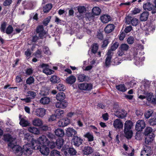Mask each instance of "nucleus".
<instances>
[{
    "mask_svg": "<svg viewBox=\"0 0 156 156\" xmlns=\"http://www.w3.org/2000/svg\"><path fill=\"white\" fill-rule=\"evenodd\" d=\"M143 8L145 10L151 11L154 8L153 5L150 2H147L143 4Z\"/></svg>",
    "mask_w": 156,
    "mask_h": 156,
    "instance_id": "obj_20",
    "label": "nucleus"
},
{
    "mask_svg": "<svg viewBox=\"0 0 156 156\" xmlns=\"http://www.w3.org/2000/svg\"><path fill=\"white\" fill-rule=\"evenodd\" d=\"M78 12L80 13H84L86 12V8L84 6H79L77 7Z\"/></svg>",
    "mask_w": 156,
    "mask_h": 156,
    "instance_id": "obj_40",
    "label": "nucleus"
},
{
    "mask_svg": "<svg viewBox=\"0 0 156 156\" xmlns=\"http://www.w3.org/2000/svg\"><path fill=\"white\" fill-rule=\"evenodd\" d=\"M50 99L49 98L47 97H44L41 98L40 100V102L43 104H48L50 102Z\"/></svg>",
    "mask_w": 156,
    "mask_h": 156,
    "instance_id": "obj_33",
    "label": "nucleus"
},
{
    "mask_svg": "<svg viewBox=\"0 0 156 156\" xmlns=\"http://www.w3.org/2000/svg\"><path fill=\"white\" fill-rule=\"evenodd\" d=\"M33 125L35 126H39L43 124L42 121L39 118H35L32 121Z\"/></svg>",
    "mask_w": 156,
    "mask_h": 156,
    "instance_id": "obj_29",
    "label": "nucleus"
},
{
    "mask_svg": "<svg viewBox=\"0 0 156 156\" xmlns=\"http://www.w3.org/2000/svg\"><path fill=\"white\" fill-rule=\"evenodd\" d=\"M146 124L143 120H139L136 122L135 129L137 131L142 130L145 127Z\"/></svg>",
    "mask_w": 156,
    "mask_h": 156,
    "instance_id": "obj_9",
    "label": "nucleus"
},
{
    "mask_svg": "<svg viewBox=\"0 0 156 156\" xmlns=\"http://www.w3.org/2000/svg\"><path fill=\"white\" fill-rule=\"evenodd\" d=\"M50 156H61L59 151L55 150H52L50 154Z\"/></svg>",
    "mask_w": 156,
    "mask_h": 156,
    "instance_id": "obj_46",
    "label": "nucleus"
},
{
    "mask_svg": "<svg viewBox=\"0 0 156 156\" xmlns=\"http://www.w3.org/2000/svg\"><path fill=\"white\" fill-rule=\"evenodd\" d=\"M65 94L63 92L58 93L56 95V98L57 100L61 101L63 100L65 98Z\"/></svg>",
    "mask_w": 156,
    "mask_h": 156,
    "instance_id": "obj_36",
    "label": "nucleus"
},
{
    "mask_svg": "<svg viewBox=\"0 0 156 156\" xmlns=\"http://www.w3.org/2000/svg\"><path fill=\"white\" fill-rule=\"evenodd\" d=\"M134 40L133 37L130 36L127 39V41L128 44H132L134 43Z\"/></svg>",
    "mask_w": 156,
    "mask_h": 156,
    "instance_id": "obj_58",
    "label": "nucleus"
},
{
    "mask_svg": "<svg viewBox=\"0 0 156 156\" xmlns=\"http://www.w3.org/2000/svg\"><path fill=\"white\" fill-rule=\"evenodd\" d=\"M39 67L43 69V72L47 75H51L53 73L54 71L48 68L49 66L48 64L42 63L40 64Z\"/></svg>",
    "mask_w": 156,
    "mask_h": 156,
    "instance_id": "obj_7",
    "label": "nucleus"
},
{
    "mask_svg": "<svg viewBox=\"0 0 156 156\" xmlns=\"http://www.w3.org/2000/svg\"><path fill=\"white\" fill-rule=\"evenodd\" d=\"M94 150L92 147L89 146L85 147L83 150V154L86 155H88L93 152Z\"/></svg>",
    "mask_w": 156,
    "mask_h": 156,
    "instance_id": "obj_22",
    "label": "nucleus"
},
{
    "mask_svg": "<svg viewBox=\"0 0 156 156\" xmlns=\"http://www.w3.org/2000/svg\"><path fill=\"white\" fill-rule=\"evenodd\" d=\"M11 136L9 135H5L4 136L5 140L7 141H10L8 144V146L11 148L13 151L16 155L21 156L24 154L25 155V151H26L25 146L28 145L29 147H32V142L33 140H35L29 134L27 133L24 135V139L27 140V144L23 146V149L19 145L16 144V140L15 139L11 141L10 139Z\"/></svg>",
    "mask_w": 156,
    "mask_h": 156,
    "instance_id": "obj_1",
    "label": "nucleus"
},
{
    "mask_svg": "<svg viewBox=\"0 0 156 156\" xmlns=\"http://www.w3.org/2000/svg\"><path fill=\"white\" fill-rule=\"evenodd\" d=\"M143 150L141 151L143 153H149V154H150L151 153V147L149 146V145L144 144L143 146Z\"/></svg>",
    "mask_w": 156,
    "mask_h": 156,
    "instance_id": "obj_28",
    "label": "nucleus"
},
{
    "mask_svg": "<svg viewBox=\"0 0 156 156\" xmlns=\"http://www.w3.org/2000/svg\"><path fill=\"white\" fill-rule=\"evenodd\" d=\"M72 141L74 145L79 146L82 144L83 140L80 137L77 136H74L72 139Z\"/></svg>",
    "mask_w": 156,
    "mask_h": 156,
    "instance_id": "obj_12",
    "label": "nucleus"
},
{
    "mask_svg": "<svg viewBox=\"0 0 156 156\" xmlns=\"http://www.w3.org/2000/svg\"><path fill=\"white\" fill-rule=\"evenodd\" d=\"M57 88L59 91H63L66 89V87L63 84H59L57 86Z\"/></svg>",
    "mask_w": 156,
    "mask_h": 156,
    "instance_id": "obj_49",
    "label": "nucleus"
},
{
    "mask_svg": "<svg viewBox=\"0 0 156 156\" xmlns=\"http://www.w3.org/2000/svg\"><path fill=\"white\" fill-rule=\"evenodd\" d=\"M68 105L67 101H64L57 102L55 104V106L57 108H64L66 107Z\"/></svg>",
    "mask_w": 156,
    "mask_h": 156,
    "instance_id": "obj_21",
    "label": "nucleus"
},
{
    "mask_svg": "<svg viewBox=\"0 0 156 156\" xmlns=\"http://www.w3.org/2000/svg\"><path fill=\"white\" fill-rule=\"evenodd\" d=\"M20 124L23 127H26L29 126L30 123L28 121L22 118L20 121Z\"/></svg>",
    "mask_w": 156,
    "mask_h": 156,
    "instance_id": "obj_35",
    "label": "nucleus"
},
{
    "mask_svg": "<svg viewBox=\"0 0 156 156\" xmlns=\"http://www.w3.org/2000/svg\"><path fill=\"white\" fill-rule=\"evenodd\" d=\"M133 125V122L130 120H127L124 123V136L127 139H131L133 136V131L132 130Z\"/></svg>",
    "mask_w": 156,
    "mask_h": 156,
    "instance_id": "obj_3",
    "label": "nucleus"
},
{
    "mask_svg": "<svg viewBox=\"0 0 156 156\" xmlns=\"http://www.w3.org/2000/svg\"><path fill=\"white\" fill-rule=\"evenodd\" d=\"M36 31V33L38 34L39 37L41 39H43L46 33V32L44 30L42 25H39L37 26Z\"/></svg>",
    "mask_w": 156,
    "mask_h": 156,
    "instance_id": "obj_8",
    "label": "nucleus"
},
{
    "mask_svg": "<svg viewBox=\"0 0 156 156\" xmlns=\"http://www.w3.org/2000/svg\"><path fill=\"white\" fill-rule=\"evenodd\" d=\"M111 17L108 14H103L100 17V20L103 23H107L111 20Z\"/></svg>",
    "mask_w": 156,
    "mask_h": 156,
    "instance_id": "obj_16",
    "label": "nucleus"
},
{
    "mask_svg": "<svg viewBox=\"0 0 156 156\" xmlns=\"http://www.w3.org/2000/svg\"><path fill=\"white\" fill-rule=\"evenodd\" d=\"M69 146L68 145H65L62 149V151L63 152L64 154L65 155H67L68 154V151L69 149Z\"/></svg>",
    "mask_w": 156,
    "mask_h": 156,
    "instance_id": "obj_51",
    "label": "nucleus"
},
{
    "mask_svg": "<svg viewBox=\"0 0 156 156\" xmlns=\"http://www.w3.org/2000/svg\"><path fill=\"white\" fill-rule=\"evenodd\" d=\"M64 142V140L62 138H58L56 141V144L57 148H61L63 146Z\"/></svg>",
    "mask_w": 156,
    "mask_h": 156,
    "instance_id": "obj_31",
    "label": "nucleus"
},
{
    "mask_svg": "<svg viewBox=\"0 0 156 156\" xmlns=\"http://www.w3.org/2000/svg\"><path fill=\"white\" fill-rule=\"evenodd\" d=\"M7 25V23L6 22H4L1 23L0 27V30L3 33H5Z\"/></svg>",
    "mask_w": 156,
    "mask_h": 156,
    "instance_id": "obj_37",
    "label": "nucleus"
},
{
    "mask_svg": "<svg viewBox=\"0 0 156 156\" xmlns=\"http://www.w3.org/2000/svg\"><path fill=\"white\" fill-rule=\"evenodd\" d=\"M149 124L151 126H154L156 125V118H153L149 119Z\"/></svg>",
    "mask_w": 156,
    "mask_h": 156,
    "instance_id": "obj_54",
    "label": "nucleus"
},
{
    "mask_svg": "<svg viewBox=\"0 0 156 156\" xmlns=\"http://www.w3.org/2000/svg\"><path fill=\"white\" fill-rule=\"evenodd\" d=\"M77 79L79 82H88L90 80V78L84 74H80L78 75Z\"/></svg>",
    "mask_w": 156,
    "mask_h": 156,
    "instance_id": "obj_13",
    "label": "nucleus"
},
{
    "mask_svg": "<svg viewBox=\"0 0 156 156\" xmlns=\"http://www.w3.org/2000/svg\"><path fill=\"white\" fill-rule=\"evenodd\" d=\"M43 51L44 53L46 55H49L51 54V52L50 51L49 48L47 46H44L43 47Z\"/></svg>",
    "mask_w": 156,
    "mask_h": 156,
    "instance_id": "obj_50",
    "label": "nucleus"
},
{
    "mask_svg": "<svg viewBox=\"0 0 156 156\" xmlns=\"http://www.w3.org/2000/svg\"><path fill=\"white\" fill-rule=\"evenodd\" d=\"M115 28V25L112 24H109L105 27L104 31L107 34L110 33L112 32Z\"/></svg>",
    "mask_w": 156,
    "mask_h": 156,
    "instance_id": "obj_18",
    "label": "nucleus"
},
{
    "mask_svg": "<svg viewBox=\"0 0 156 156\" xmlns=\"http://www.w3.org/2000/svg\"><path fill=\"white\" fill-rule=\"evenodd\" d=\"M28 131L30 133L35 134L40 133V131L38 129L34 127H30L28 128Z\"/></svg>",
    "mask_w": 156,
    "mask_h": 156,
    "instance_id": "obj_30",
    "label": "nucleus"
},
{
    "mask_svg": "<svg viewBox=\"0 0 156 156\" xmlns=\"http://www.w3.org/2000/svg\"><path fill=\"white\" fill-rule=\"evenodd\" d=\"M70 123L69 120L68 119H63L58 122V125L60 127H64L67 126Z\"/></svg>",
    "mask_w": 156,
    "mask_h": 156,
    "instance_id": "obj_17",
    "label": "nucleus"
},
{
    "mask_svg": "<svg viewBox=\"0 0 156 156\" xmlns=\"http://www.w3.org/2000/svg\"><path fill=\"white\" fill-rule=\"evenodd\" d=\"M76 17L80 20L83 19L84 18H85V14L83 13L79 12L78 14H76Z\"/></svg>",
    "mask_w": 156,
    "mask_h": 156,
    "instance_id": "obj_60",
    "label": "nucleus"
},
{
    "mask_svg": "<svg viewBox=\"0 0 156 156\" xmlns=\"http://www.w3.org/2000/svg\"><path fill=\"white\" fill-rule=\"evenodd\" d=\"M55 116L57 118H61L64 116V111L61 109L57 110Z\"/></svg>",
    "mask_w": 156,
    "mask_h": 156,
    "instance_id": "obj_39",
    "label": "nucleus"
},
{
    "mask_svg": "<svg viewBox=\"0 0 156 156\" xmlns=\"http://www.w3.org/2000/svg\"><path fill=\"white\" fill-rule=\"evenodd\" d=\"M32 145L33 146H42L43 145H49L50 141L44 135L40 136L37 139L32 141Z\"/></svg>",
    "mask_w": 156,
    "mask_h": 156,
    "instance_id": "obj_4",
    "label": "nucleus"
},
{
    "mask_svg": "<svg viewBox=\"0 0 156 156\" xmlns=\"http://www.w3.org/2000/svg\"><path fill=\"white\" fill-rule=\"evenodd\" d=\"M41 129L44 131H51V128L49 126L44 125L41 128Z\"/></svg>",
    "mask_w": 156,
    "mask_h": 156,
    "instance_id": "obj_52",
    "label": "nucleus"
},
{
    "mask_svg": "<svg viewBox=\"0 0 156 156\" xmlns=\"http://www.w3.org/2000/svg\"><path fill=\"white\" fill-rule=\"evenodd\" d=\"M68 153H69L70 155H74L76 154V151L73 148L69 147L68 151Z\"/></svg>",
    "mask_w": 156,
    "mask_h": 156,
    "instance_id": "obj_56",
    "label": "nucleus"
},
{
    "mask_svg": "<svg viewBox=\"0 0 156 156\" xmlns=\"http://www.w3.org/2000/svg\"><path fill=\"white\" fill-rule=\"evenodd\" d=\"M143 136V134L141 133L140 131H137L136 133L135 136V139L138 140H140L142 138Z\"/></svg>",
    "mask_w": 156,
    "mask_h": 156,
    "instance_id": "obj_42",
    "label": "nucleus"
},
{
    "mask_svg": "<svg viewBox=\"0 0 156 156\" xmlns=\"http://www.w3.org/2000/svg\"><path fill=\"white\" fill-rule=\"evenodd\" d=\"M115 114L118 117L123 119L126 117L127 113L124 110L119 109L115 112Z\"/></svg>",
    "mask_w": 156,
    "mask_h": 156,
    "instance_id": "obj_10",
    "label": "nucleus"
},
{
    "mask_svg": "<svg viewBox=\"0 0 156 156\" xmlns=\"http://www.w3.org/2000/svg\"><path fill=\"white\" fill-rule=\"evenodd\" d=\"M101 12V9L97 6L94 7L91 10V12L95 16H99Z\"/></svg>",
    "mask_w": 156,
    "mask_h": 156,
    "instance_id": "obj_25",
    "label": "nucleus"
},
{
    "mask_svg": "<svg viewBox=\"0 0 156 156\" xmlns=\"http://www.w3.org/2000/svg\"><path fill=\"white\" fill-rule=\"evenodd\" d=\"M12 2V0H5L3 3V5L5 6L9 5Z\"/></svg>",
    "mask_w": 156,
    "mask_h": 156,
    "instance_id": "obj_64",
    "label": "nucleus"
},
{
    "mask_svg": "<svg viewBox=\"0 0 156 156\" xmlns=\"http://www.w3.org/2000/svg\"><path fill=\"white\" fill-rule=\"evenodd\" d=\"M119 46V43L117 42H115L111 47V49L113 51H115Z\"/></svg>",
    "mask_w": 156,
    "mask_h": 156,
    "instance_id": "obj_61",
    "label": "nucleus"
},
{
    "mask_svg": "<svg viewBox=\"0 0 156 156\" xmlns=\"http://www.w3.org/2000/svg\"><path fill=\"white\" fill-rule=\"evenodd\" d=\"M50 81L52 83H58L60 81L59 77L55 75H52L51 76Z\"/></svg>",
    "mask_w": 156,
    "mask_h": 156,
    "instance_id": "obj_32",
    "label": "nucleus"
},
{
    "mask_svg": "<svg viewBox=\"0 0 156 156\" xmlns=\"http://www.w3.org/2000/svg\"><path fill=\"white\" fill-rule=\"evenodd\" d=\"M149 12H144L140 15V20L142 21H146L147 20Z\"/></svg>",
    "mask_w": 156,
    "mask_h": 156,
    "instance_id": "obj_27",
    "label": "nucleus"
},
{
    "mask_svg": "<svg viewBox=\"0 0 156 156\" xmlns=\"http://www.w3.org/2000/svg\"><path fill=\"white\" fill-rule=\"evenodd\" d=\"M33 72V70L31 68H27L26 69L25 73L27 75H31Z\"/></svg>",
    "mask_w": 156,
    "mask_h": 156,
    "instance_id": "obj_62",
    "label": "nucleus"
},
{
    "mask_svg": "<svg viewBox=\"0 0 156 156\" xmlns=\"http://www.w3.org/2000/svg\"><path fill=\"white\" fill-rule=\"evenodd\" d=\"M54 132L55 135L59 137H62L65 135L64 130L61 128H58L56 129Z\"/></svg>",
    "mask_w": 156,
    "mask_h": 156,
    "instance_id": "obj_24",
    "label": "nucleus"
},
{
    "mask_svg": "<svg viewBox=\"0 0 156 156\" xmlns=\"http://www.w3.org/2000/svg\"><path fill=\"white\" fill-rule=\"evenodd\" d=\"M116 89L118 90L124 92L126 91L127 88L125 87L124 84H120L116 86Z\"/></svg>",
    "mask_w": 156,
    "mask_h": 156,
    "instance_id": "obj_38",
    "label": "nucleus"
},
{
    "mask_svg": "<svg viewBox=\"0 0 156 156\" xmlns=\"http://www.w3.org/2000/svg\"><path fill=\"white\" fill-rule=\"evenodd\" d=\"M145 141L144 144L149 145L153 141L154 137V134H151V135H145Z\"/></svg>",
    "mask_w": 156,
    "mask_h": 156,
    "instance_id": "obj_23",
    "label": "nucleus"
},
{
    "mask_svg": "<svg viewBox=\"0 0 156 156\" xmlns=\"http://www.w3.org/2000/svg\"><path fill=\"white\" fill-rule=\"evenodd\" d=\"M51 19V17H47L45 18L43 22V24L45 26H46L48 25V23L50 21V20Z\"/></svg>",
    "mask_w": 156,
    "mask_h": 156,
    "instance_id": "obj_63",
    "label": "nucleus"
},
{
    "mask_svg": "<svg viewBox=\"0 0 156 156\" xmlns=\"http://www.w3.org/2000/svg\"><path fill=\"white\" fill-rule=\"evenodd\" d=\"M13 31V28L11 25H9L6 28L5 33L7 34L12 33Z\"/></svg>",
    "mask_w": 156,
    "mask_h": 156,
    "instance_id": "obj_43",
    "label": "nucleus"
},
{
    "mask_svg": "<svg viewBox=\"0 0 156 156\" xmlns=\"http://www.w3.org/2000/svg\"><path fill=\"white\" fill-rule=\"evenodd\" d=\"M85 136L88 138V140L89 141H93L94 140V137L92 134L90 133H86Z\"/></svg>",
    "mask_w": 156,
    "mask_h": 156,
    "instance_id": "obj_48",
    "label": "nucleus"
},
{
    "mask_svg": "<svg viewBox=\"0 0 156 156\" xmlns=\"http://www.w3.org/2000/svg\"><path fill=\"white\" fill-rule=\"evenodd\" d=\"M113 126L115 128L120 129L123 127V123L120 119L115 120L113 122Z\"/></svg>",
    "mask_w": 156,
    "mask_h": 156,
    "instance_id": "obj_15",
    "label": "nucleus"
},
{
    "mask_svg": "<svg viewBox=\"0 0 156 156\" xmlns=\"http://www.w3.org/2000/svg\"><path fill=\"white\" fill-rule=\"evenodd\" d=\"M153 131L152 128L150 127H147L145 129L144 132V134L145 135H151V133Z\"/></svg>",
    "mask_w": 156,
    "mask_h": 156,
    "instance_id": "obj_41",
    "label": "nucleus"
},
{
    "mask_svg": "<svg viewBox=\"0 0 156 156\" xmlns=\"http://www.w3.org/2000/svg\"><path fill=\"white\" fill-rule=\"evenodd\" d=\"M34 82V78L33 76H30L26 80V83L29 85L33 83Z\"/></svg>",
    "mask_w": 156,
    "mask_h": 156,
    "instance_id": "obj_44",
    "label": "nucleus"
},
{
    "mask_svg": "<svg viewBox=\"0 0 156 156\" xmlns=\"http://www.w3.org/2000/svg\"><path fill=\"white\" fill-rule=\"evenodd\" d=\"M27 93L28 94V96L31 97V99L34 98L36 96V93L34 91H29L27 92Z\"/></svg>",
    "mask_w": 156,
    "mask_h": 156,
    "instance_id": "obj_57",
    "label": "nucleus"
},
{
    "mask_svg": "<svg viewBox=\"0 0 156 156\" xmlns=\"http://www.w3.org/2000/svg\"><path fill=\"white\" fill-rule=\"evenodd\" d=\"M76 133V131L73 128L69 127L66 130V134L68 137H72Z\"/></svg>",
    "mask_w": 156,
    "mask_h": 156,
    "instance_id": "obj_14",
    "label": "nucleus"
},
{
    "mask_svg": "<svg viewBox=\"0 0 156 156\" xmlns=\"http://www.w3.org/2000/svg\"><path fill=\"white\" fill-rule=\"evenodd\" d=\"M126 23L128 24H131L133 26H136L139 24V21L136 18L128 16L125 18Z\"/></svg>",
    "mask_w": 156,
    "mask_h": 156,
    "instance_id": "obj_6",
    "label": "nucleus"
},
{
    "mask_svg": "<svg viewBox=\"0 0 156 156\" xmlns=\"http://www.w3.org/2000/svg\"><path fill=\"white\" fill-rule=\"evenodd\" d=\"M46 136L50 139H53L55 138V136L54 134L50 132H48L46 133Z\"/></svg>",
    "mask_w": 156,
    "mask_h": 156,
    "instance_id": "obj_53",
    "label": "nucleus"
},
{
    "mask_svg": "<svg viewBox=\"0 0 156 156\" xmlns=\"http://www.w3.org/2000/svg\"><path fill=\"white\" fill-rule=\"evenodd\" d=\"M76 80V78L75 76L71 75L66 79V83L69 84H72L74 83Z\"/></svg>",
    "mask_w": 156,
    "mask_h": 156,
    "instance_id": "obj_26",
    "label": "nucleus"
},
{
    "mask_svg": "<svg viewBox=\"0 0 156 156\" xmlns=\"http://www.w3.org/2000/svg\"><path fill=\"white\" fill-rule=\"evenodd\" d=\"M95 17L92 12H87L85 14V18L87 21H94Z\"/></svg>",
    "mask_w": 156,
    "mask_h": 156,
    "instance_id": "obj_19",
    "label": "nucleus"
},
{
    "mask_svg": "<svg viewBox=\"0 0 156 156\" xmlns=\"http://www.w3.org/2000/svg\"><path fill=\"white\" fill-rule=\"evenodd\" d=\"M98 48V45L97 44H94L92 46L91 51L93 53L95 54L97 52Z\"/></svg>",
    "mask_w": 156,
    "mask_h": 156,
    "instance_id": "obj_47",
    "label": "nucleus"
},
{
    "mask_svg": "<svg viewBox=\"0 0 156 156\" xmlns=\"http://www.w3.org/2000/svg\"><path fill=\"white\" fill-rule=\"evenodd\" d=\"M46 110L44 108H40L37 109L35 112V114L37 116L42 117L45 115Z\"/></svg>",
    "mask_w": 156,
    "mask_h": 156,
    "instance_id": "obj_11",
    "label": "nucleus"
},
{
    "mask_svg": "<svg viewBox=\"0 0 156 156\" xmlns=\"http://www.w3.org/2000/svg\"><path fill=\"white\" fill-rule=\"evenodd\" d=\"M119 48L124 51H126L128 49L129 46L126 44H122L121 45Z\"/></svg>",
    "mask_w": 156,
    "mask_h": 156,
    "instance_id": "obj_45",
    "label": "nucleus"
},
{
    "mask_svg": "<svg viewBox=\"0 0 156 156\" xmlns=\"http://www.w3.org/2000/svg\"><path fill=\"white\" fill-rule=\"evenodd\" d=\"M141 10L140 9L135 7L134 9L132 11V13L133 15H135L139 13Z\"/></svg>",
    "mask_w": 156,
    "mask_h": 156,
    "instance_id": "obj_59",
    "label": "nucleus"
},
{
    "mask_svg": "<svg viewBox=\"0 0 156 156\" xmlns=\"http://www.w3.org/2000/svg\"><path fill=\"white\" fill-rule=\"evenodd\" d=\"M153 112L151 111H148L144 114V116L146 119H148L151 116Z\"/></svg>",
    "mask_w": 156,
    "mask_h": 156,
    "instance_id": "obj_55",
    "label": "nucleus"
},
{
    "mask_svg": "<svg viewBox=\"0 0 156 156\" xmlns=\"http://www.w3.org/2000/svg\"><path fill=\"white\" fill-rule=\"evenodd\" d=\"M93 84L90 83H82L78 84L79 89L81 90L89 91L93 88Z\"/></svg>",
    "mask_w": 156,
    "mask_h": 156,
    "instance_id": "obj_5",
    "label": "nucleus"
},
{
    "mask_svg": "<svg viewBox=\"0 0 156 156\" xmlns=\"http://www.w3.org/2000/svg\"><path fill=\"white\" fill-rule=\"evenodd\" d=\"M48 145H43L42 146H32V147H29L28 145L25 146V155L29 156L33 152V150H39L41 154L44 155H47L48 154L49 151V149L47 146Z\"/></svg>",
    "mask_w": 156,
    "mask_h": 156,
    "instance_id": "obj_2",
    "label": "nucleus"
},
{
    "mask_svg": "<svg viewBox=\"0 0 156 156\" xmlns=\"http://www.w3.org/2000/svg\"><path fill=\"white\" fill-rule=\"evenodd\" d=\"M52 7L51 3H48L43 7V11L44 12L47 13L49 11Z\"/></svg>",
    "mask_w": 156,
    "mask_h": 156,
    "instance_id": "obj_34",
    "label": "nucleus"
}]
</instances>
